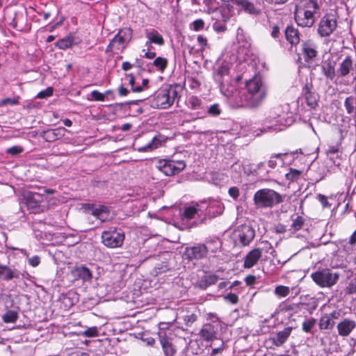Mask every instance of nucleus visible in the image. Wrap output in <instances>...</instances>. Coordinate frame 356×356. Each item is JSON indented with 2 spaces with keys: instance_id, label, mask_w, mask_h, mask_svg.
Returning a JSON list of instances; mask_svg holds the SVG:
<instances>
[{
  "instance_id": "obj_37",
  "label": "nucleus",
  "mask_w": 356,
  "mask_h": 356,
  "mask_svg": "<svg viewBox=\"0 0 356 356\" xmlns=\"http://www.w3.org/2000/svg\"><path fill=\"white\" fill-rule=\"evenodd\" d=\"M18 314L15 311L9 310L6 312L2 316L3 321L6 323H15L17 320Z\"/></svg>"
},
{
  "instance_id": "obj_54",
  "label": "nucleus",
  "mask_w": 356,
  "mask_h": 356,
  "mask_svg": "<svg viewBox=\"0 0 356 356\" xmlns=\"http://www.w3.org/2000/svg\"><path fill=\"white\" fill-rule=\"evenodd\" d=\"M303 224L302 218L300 216H298L295 220H293L291 227L294 230H299Z\"/></svg>"
},
{
  "instance_id": "obj_61",
  "label": "nucleus",
  "mask_w": 356,
  "mask_h": 356,
  "mask_svg": "<svg viewBox=\"0 0 356 356\" xmlns=\"http://www.w3.org/2000/svg\"><path fill=\"white\" fill-rule=\"evenodd\" d=\"M197 40L202 48H204L207 45V39L204 36L198 35Z\"/></svg>"
},
{
  "instance_id": "obj_19",
  "label": "nucleus",
  "mask_w": 356,
  "mask_h": 356,
  "mask_svg": "<svg viewBox=\"0 0 356 356\" xmlns=\"http://www.w3.org/2000/svg\"><path fill=\"white\" fill-rule=\"evenodd\" d=\"M66 131L67 130L64 127L49 129L44 132V138L48 142H53L64 136Z\"/></svg>"
},
{
  "instance_id": "obj_17",
  "label": "nucleus",
  "mask_w": 356,
  "mask_h": 356,
  "mask_svg": "<svg viewBox=\"0 0 356 356\" xmlns=\"http://www.w3.org/2000/svg\"><path fill=\"white\" fill-rule=\"evenodd\" d=\"M261 257V250L255 248L250 251L246 255L243 266L245 268H250L254 266Z\"/></svg>"
},
{
  "instance_id": "obj_30",
  "label": "nucleus",
  "mask_w": 356,
  "mask_h": 356,
  "mask_svg": "<svg viewBox=\"0 0 356 356\" xmlns=\"http://www.w3.org/2000/svg\"><path fill=\"white\" fill-rule=\"evenodd\" d=\"M124 38L118 33L114 38L110 42L107 47V51H113L114 49L120 50L124 48Z\"/></svg>"
},
{
  "instance_id": "obj_23",
  "label": "nucleus",
  "mask_w": 356,
  "mask_h": 356,
  "mask_svg": "<svg viewBox=\"0 0 356 356\" xmlns=\"http://www.w3.org/2000/svg\"><path fill=\"white\" fill-rule=\"evenodd\" d=\"M291 331L292 327H285L283 330L276 333L271 337L273 343L277 346H280L283 344L290 336Z\"/></svg>"
},
{
  "instance_id": "obj_28",
  "label": "nucleus",
  "mask_w": 356,
  "mask_h": 356,
  "mask_svg": "<svg viewBox=\"0 0 356 356\" xmlns=\"http://www.w3.org/2000/svg\"><path fill=\"white\" fill-rule=\"evenodd\" d=\"M285 37L286 40L291 45H296L300 42V38L298 31L293 26H287L285 30Z\"/></svg>"
},
{
  "instance_id": "obj_55",
  "label": "nucleus",
  "mask_w": 356,
  "mask_h": 356,
  "mask_svg": "<svg viewBox=\"0 0 356 356\" xmlns=\"http://www.w3.org/2000/svg\"><path fill=\"white\" fill-rule=\"evenodd\" d=\"M91 97L93 99L96 101H104L105 99V95L103 93H101L100 92L97 90H93L91 92Z\"/></svg>"
},
{
  "instance_id": "obj_24",
  "label": "nucleus",
  "mask_w": 356,
  "mask_h": 356,
  "mask_svg": "<svg viewBox=\"0 0 356 356\" xmlns=\"http://www.w3.org/2000/svg\"><path fill=\"white\" fill-rule=\"evenodd\" d=\"M219 277L212 273H208L202 276L197 282L196 285L202 289H207L208 286L217 282Z\"/></svg>"
},
{
  "instance_id": "obj_11",
  "label": "nucleus",
  "mask_w": 356,
  "mask_h": 356,
  "mask_svg": "<svg viewBox=\"0 0 356 356\" xmlns=\"http://www.w3.org/2000/svg\"><path fill=\"white\" fill-rule=\"evenodd\" d=\"M186 105L189 108L197 111L193 114V120L202 119L206 116V109H204L202 102L199 97L196 96L189 97L186 101Z\"/></svg>"
},
{
  "instance_id": "obj_39",
  "label": "nucleus",
  "mask_w": 356,
  "mask_h": 356,
  "mask_svg": "<svg viewBox=\"0 0 356 356\" xmlns=\"http://www.w3.org/2000/svg\"><path fill=\"white\" fill-rule=\"evenodd\" d=\"M0 275L6 280L13 279L15 275L14 272L6 266L0 265Z\"/></svg>"
},
{
  "instance_id": "obj_21",
  "label": "nucleus",
  "mask_w": 356,
  "mask_h": 356,
  "mask_svg": "<svg viewBox=\"0 0 356 356\" xmlns=\"http://www.w3.org/2000/svg\"><path fill=\"white\" fill-rule=\"evenodd\" d=\"M200 335L205 341H213L216 338V332L215 327L210 324H204L200 331Z\"/></svg>"
},
{
  "instance_id": "obj_36",
  "label": "nucleus",
  "mask_w": 356,
  "mask_h": 356,
  "mask_svg": "<svg viewBox=\"0 0 356 356\" xmlns=\"http://www.w3.org/2000/svg\"><path fill=\"white\" fill-rule=\"evenodd\" d=\"M168 63V62L166 58L159 56L154 60L153 65L159 71L163 72L167 67Z\"/></svg>"
},
{
  "instance_id": "obj_59",
  "label": "nucleus",
  "mask_w": 356,
  "mask_h": 356,
  "mask_svg": "<svg viewBox=\"0 0 356 356\" xmlns=\"http://www.w3.org/2000/svg\"><path fill=\"white\" fill-rule=\"evenodd\" d=\"M193 29L196 31L203 29L204 23L202 19H197L193 22Z\"/></svg>"
},
{
  "instance_id": "obj_4",
  "label": "nucleus",
  "mask_w": 356,
  "mask_h": 356,
  "mask_svg": "<svg viewBox=\"0 0 356 356\" xmlns=\"http://www.w3.org/2000/svg\"><path fill=\"white\" fill-rule=\"evenodd\" d=\"M235 9L237 10H243L252 15H258L260 13L259 9L257 8L252 3L248 0H230L222 6L221 13L224 20H229Z\"/></svg>"
},
{
  "instance_id": "obj_40",
  "label": "nucleus",
  "mask_w": 356,
  "mask_h": 356,
  "mask_svg": "<svg viewBox=\"0 0 356 356\" xmlns=\"http://www.w3.org/2000/svg\"><path fill=\"white\" fill-rule=\"evenodd\" d=\"M290 293V289L288 286L280 285L275 287V293L281 298L287 296Z\"/></svg>"
},
{
  "instance_id": "obj_33",
  "label": "nucleus",
  "mask_w": 356,
  "mask_h": 356,
  "mask_svg": "<svg viewBox=\"0 0 356 356\" xmlns=\"http://www.w3.org/2000/svg\"><path fill=\"white\" fill-rule=\"evenodd\" d=\"M223 209L224 207L222 204L219 202H213L209 207L207 206L206 207V209L208 210L207 213L208 215H211L212 213L213 216L221 214L223 211Z\"/></svg>"
},
{
  "instance_id": "obj_49",
  "label": "nucleus",
  "mask_w": 356,
  "mask_h": 356,
  "mask_svg": "<svg viewBox=\"0 0 356 356\" xmlns=\"http://www.w3.org/2000/svg\"><path fill=\"white\" fill-rule=\"evenodd\" d=\"M24 151V149L21 146H13L6 149V153L11 156H15L21 154Z\"/></svg>"
},
{
  "instance_id": "obj_22",
  "label": "nucleus",
  "mask_w": 356,
  "mask_h": 356,
  "mask_svg": "<svg viewBox=\"0 0 356 356\" xmlns=\"http://www.w3.org/2000/svg\"><path fill=\"white\" fill-rule=\"evenodd\" d=\"M147 41L145 43V46L149 49L150 45L154 43L158 45H163L164 44V40L163 36L159 33L157 31L152 30L148 31L146 33Z\"/></svg>"
},
{
  "instance_id": "obj_1",
  "label": "nucleus",
  "mask_w": 356,
  "mask_h": 356,
  "mask_svg": "<svg viewBox=\"0 0 356 356\" xmlns=\"http://www.w3.org/2000/svg\"><path fill=\"white\" fill-rule=\"evenodd\" d=\"M246 92L242 95V104L248 108L259 106L267 95V90L260 77L255 76L246 81Z\"/></svg>"
},
{
  "instance_id": "obj_5",
  "label": "nucleus",
  "mask_w": 356,
  "mask_h": 356,
  "mask_svg": "<svg viewBox=\"0 0 356 356\" xmlns=\"http://www.w3.org/2000/svg\"><path fill=\"white\" fill-rule=\"evenodd\" d=\"M312 0H300L295 10V19L298 26L310 27L312 26Z\"/></svg>"
},
{
  "instance_id": "obj_20",
  "label": "nucleus",
  "mask_w": 356,
  "mask_h": 356,
  "mask_svg": "<svg viewBox=\"0 0 356 356\" xmlns=\"http://www.w3.org/2000/svg\"><path fill=\"white\" fill-rule=\"evenodd\" d=\"M209 250V248L205 245H198L187 250L189 257L194 259H202L204 257Z\"/></svg>"
},
{
  "instance_id": "obj_15",
  "label": "nucleus",
  "mask_w": 356,
  "mask_h": 356,
  "mask_svg": "<svg viewBox=\"0 0 356 356\" xmlns=\"http://www.w3.org/2000/svg\"><path fill=\"white\" fill-rule=\"evenodd\" d=\"M353 61L350 56H348L345 59L339 64L337 70L338 76L340 77H345L350 73L353 74L354 71Z\"/></svg>"
},
{
  "instance_id": "obj_62",
  "label": "nucleus",
  "mask_w": 356,
  "mask_h": 356,
  "mask_svg": "<svg viewBox=\"0 0 356 356\" xmlns=\"http://www.w3.org/2000/svg\"><path fill=\"white\" fill-rule=\"evenodd\" d=\"M310 113H311L310 111L307 110V111H305V112L302 115L303 120L305 122H308L309 126H311V123L309 122L310 119H311Z\"/></svg>"
},
{
  "instance_id": "obj_7",
  "label": "nucleus",
  "mask_w": 356,
  "mask_h": 356,
  "mask_svg": "<svg viewBox=\"0 0 356 356\" xmlns=\"http://www.w3.org/2000/svg\"><path fill=\"white\" fill-rule=\"evenodd\" d=\"M339 276L333 274L329 269H323L313 273V281L322 287H329L337 282Z\"/></svg>"
},
{
  "instance_id": "obj_38",
  "label": "nucleus",
  "mask_w": 356,
  "mask_h": 356,
  "mask_svg": "<svg viewBox=\"0 0 356 356\" xmlns=\"http://www.w3.org/2000/svg\"><path fill=\"white\" fill-rule=\"evenodd\" d=\"M342 149L341 143L337 142L334 145H330L328 146L327 149L325 151V154L327 156H330L334 154H338L339 151Z\"/></svg>"
},
{
  "instance_id": "obj_34",
  "label": "nucleus",
  "mask_w": 356,
  "mask_h": 356,
  "mask_svg": "<svg viewBox=\"0 0 356 356\" xmlns=\"http://www.w3.org/2000/svg\"><path fill=\"white\" fill-rule=\"evenodd\" d=\"M74 44V38L71 35H69L58 40L56 43V45L60 49H65L72 47Z\"/></svg>"
},
{
  "instance_id": "obj_52",
  "label": "nucleus",
  "mask_w": 356,
  "mask_h": 356,
  "mask_svg": "<svg viewBox=\"0 0 356 356\" xmlns=\"http://www.w3.org/2000/svg\"><path fill=\"white\" fill-rule=\"evenodd\" d=\"M300 175V171L290 169V171L287 172L285 176L288 180L294 181L299 177Z\"/></svg>"
},
{
  "instance_id": "obj_18",
  "label": "nucleus",
  "mask_w": 356,
  "mask_h": 356,
  "mask_svg": "<svg viewBox=\"0 0 356 356\" xmlns=\"http://www.w3.org/2000/svg\"><path fill=\"white\" fill-rule=\"evenodd\" d=\"M159 341L165 356H175L176 349L165 334H159Z\"/></svg>"
},
{
  "instance_id": "obj_51",
  "label": "nucleus",
  "mask_w": 356,
  "mask_h": 356,
  "mask_svg": "<svg viewBox=\"0 0 356 356\" xmlns=\"http://www.w3.org/2000/svg\"><path fill=\"white\" fill-rule=\"evenodd\" d=\"M127 78L129 80V84L131 86V89L134 92H140L143 91V87L141 86L137 87L134 86L135 79L132 74H128Z\"/></svg>"
},
{
  "instance_id": "obj_29",
  "label": "nucleus",
  "mask_w": 356,
  "mask_h": 356,
  "mask_svg": "<svg viewBox=\"0 0 356 356\" xmlns=\"http://www.w3.org/2000/svg\"><path fill=\"white\" fill-rule=\"evenodd\" d=\"M347 114L356 117V95L347 97L344 102Z\"/></svg>"
},
{
  "instance_id": "obj_50",
  "label": "nucleus",
  "mask_w": 356,
  "mask_h": 356,
  "mask_svg": "<svg viewBox=\"0 0 356 356\" xmlns=\"http://www.w3.org/2000/svg\"><path fill=\"white\" fill-rule=\"evenodd\" d=\"M282 155V154H277L274 156H272L268 162V166L271 168H275L277 165V159L280 160V162L282 163V160L281 159Z\"/></svg>"
},
{
  "instance_id": "obj_58",
  "label": "nucleus",
  "mask_w": 356,
  "mask_h": 356,
  "mask_svg": "<svg viewBox=\"0 0 356 356\" xmlns=\"http://www.w3.org/2000/svg\"><path fill=\"white\" fill-rule=\"evenodd\" d=\"M40 262V259L38 256H33L31 258H29V264L33 266L36 267L39 265Z\"/></svg>"
},
{
  "instance_id": "obj_16",
  "label": "nucleus",
  "mask_w": 356,
  "mask_h": 356,
  "mask_svg": "<svg viewBox=\"0 0 356 356\" xmlns=\"http://www.w3.org/2000/svg\"><path fill=\"white\" fill-rule=\"evenodd\" d=\"M222 6L218 8L215 13H213V16L212 17V20L214 21L213 24V29L216 32H224L226 31V23L229 20H224L222 18V13H221Z\"/></svg>"
},
{
  "instance_id": "obj_45",
  "label": "nucleus",
  "mask_w": 356,
  "mask_h": 356,
  "mask_svg": "<svg viewBox=\"0 0 356 356\" xmlns=\"http://www.w3.org/2000/svg\"><path fill=\"white\" fill-rule=\"evenodd\" d=\"M220 112L221 111L218 104L211 105L207 110H206V114L207 113L211 116H218L220 114Z\"/></svg>"
},
{
  "instance_id": "obj_35",
  "label": "nucleus",
  "mask_w": 356,
  "mask_h": 356,
  "mask_svg": "<svg viewBox=\"0 0 356 356\" xmlns=\"http://www.w3.org/2000/svg\"><path fill=\"white\" fill-rule=\"evenodd\" d=\"M334 325V321L329 316H323L319 322V327L321 330L332 329Z\"/></svg>"
},
{
  "instance_id": "obj_9",
  "label": "nucleus",
  "mask_w": 356,
  "mask_h": 356,
  "mask_svg": "<svg viewBox=\"0 0 356 356\" xmlns=\"http://www.w3.org/2000/svg\"><path fill=\"white\" fill-rule=\"evenodd\" d=\"M102 243L110 248L121 247L124 240V234L116 230L104 231L102 234Z\"/></svg>"
},
{
  "instance_id": "obj_47",
  "label": "nucleus",
  "mask_w": 356,
  "mask_h": 356,
  "mask_svg": "<svg viewBox=\"0 0 356 356\" xmlns=\"http://www.w3.org/2000/svg\"><path fill=\"white\" fill-rule=\"evenodd\" d=\"M343 150L341 149L338 154H334L330 156V159L333 162V163L337 166H340L341 164V161L343 159Z\"/></svg>"
},
{
  "instance_id": "obj_10",
  "label": "nucleus",
  "mask_w": 356,
  "mask_h": 356,
  "mask_svg": "<svg viewBox=\"0 0 356 356\" xmlns=\"http://www.w3.org/2000/svg\"><path fill=\"white\" fill-rule=\"evenodd\" d=\"M337 20L332 13H327L321 20L318 32L322 37L330 35L336 29Z\"/></svg>"
},
{
  "instance_id": "obj_56",
  "label": "nucleus",
  "mask_w": 356,
  "mask_h": 356,
  "mask_svg": "<svg viewBox=\"0 0 356 356\" xmlns=\"http://www.w3.org/2000/svg\"><path fill=\"white\" fill-rule=\"evenodd\" d=\"M224 299L232 304H236L238 301V296L234 293L227 294L224 297Z\"/></svg>"
},
{
  "instance_id": "obj_53",
  "label": "nucleus",
  "mask_w": 356,
  "mask_h": 356,
  "mask_svg": "<svg viewBox=\"0 0 356 356\" xmlns=\"http://www.w3.org/2000/svg\"><path fill=\"white\" fill-rule=\"evenodd\" d=\"M312 95L310 92L309 86L307 84L303 89V98L305 99V102L308 105V106H311L310 99Z\"/></svg>"
},
{
  "instance_id": "obj_31",
  "label": "nucleus",
  "mask_w": 356,
  "mask_h": 356,
  "mask_svg": "<svg viewBox=\"0 0 356 356\" xmlns=\"http://www.w3.org/2000/svg\"><path fill=\"white\" fill-rule=\"evenodd\" d=\"M74 276L84 282L90 281L92 279L91 271L85 266L77 267L74 270Z\"/></svg>"
},
{
  "instance_id": "obj_63",
  "label": "nucleus",
  "mask_w": 356,
  "mask_h": 356,
  "mask_svg": "<svg viewBox=\"0 0 356 356\" xmlns=\"http://www.w3.org/2000/svg\"><path fill=\"white\" fill-rule=\"evenodd\" d=\"M280 28L277 26H273L271 31V36L274 38H277L280 35Z\"/></svg>"
},
{
  "instance_id": "obj_12",
  "label": "nucleus",
  "mask_w": 356,
  "mask_h": 356,
  "mask_svg": "<svg viewBox=\"0 0 356 356\" xmlns=\"http://www.w3.org/2000/svg\"><path fill=\"white\" fill-rule=\"evenodd\" d=\"M298 60L300 67L310 68L312 63V42L310 40L302 44V50L298 53Z\"/></svg>"
},
{
  "instance_id": "obj_46",
  "label": "nucleus",
  "mask_w": 356,
  "mask_h": 356,
  "mask_svg": "<svg viewBox=\"0 0 356 356\" xmlns=\"http://www.w3.org/2000/svg\"><path fill=\"white\" fill-rule=\"evenodd\" d=\"M316 198L321 204L323 209L329 208L330 207L331 204L329 203L327 196L319 193L316 195Z\"/></svg>"
},
{
  "instance_id": "obj_14",
  "label": "nucleus",
  "mask_w": 356,
  "mask_h": 356,
  "mask_svg": "<svg viewBox=\"0 0 356 356\" xmlns=\"http://www.w3.org/2000/svg\"><path fill=\"white\" fill-rule=\"evenodd\" d=\"M355 327V321L349 318H344L337 325L338 333L341 337L348 336Z\"/></svg>"
},
{
  "instance_id": "obj_57",
  "label": "nucleus",
  "mask_w": 356,
  "mask_h": 356,
  "mask_svg": "<svg viewBox=\"0 0 356 356\" xmlns=\"http://www.w3.org/2000/svg\"><path fill=\"white\" fill-rule=\"evenodd\" d=\"M228 193L232 197H233L234 200H236L240 194L239 189L236 186L231 187L229 189Z\"/></svg>"
},
{
  "instance_id": "obj_64",
  "label": "nucleus",
  "mask_w": 356,
  "mask_h": 356,
  "mask_svg": "<svg viewBox=\"0 0 356 356\" xmlns=\"http://www.w3.org/2000/svg\"><path fill=\"white\" fill-rule=\"evenodd\" d=\"M348 243L351 245L356 244V229L350 235V236L349 238Z\"/></svg>"
},
{
  "instance_id": "obj_60",
  "label": "nucleus",
  "mask_w": 356,
  "mask_h": 356,
  "mask_svg": "<svg viewBox=\"0 0 356 356\" xmlns=\"http://www.w3.org/2000/svg\"><path fill=\"white\" fill-rule=\"evenodd\" d=\"M302 329L306 332H310L312 330V321L309 320L307 321H305L302 323Z\"/></svg>"
},
{
  "instance_id": "obj_3",
  "label": "nucleus",
  "mask_w": 356,
  "mask_h": 356,
  "mask_svg": "<svg viewBox=\"0 0 356 356\" xmlns=\"http://www.w3.org/2000/svg\"><path fill=\"white\" fill-rule=\"evenodd\" d=\"M177 90L172 87H166L157 90L149 100L151 107L166 109L175 102Z\"/></svg>"
},
{
  "instance_id": "obj_42",
  "label": "nucleus",
  "mask_w": 356,
  "mask_h": 356,
  "mask_svg": "<svg viewBox=\"0 0 356 356\" xmlns=\"http://www.w3.org/2000/svg\"><path fill=\"white\" fill-rule=\"evenodd\" d=\"M81 335L86 337H95L98 336V330L97 327H90L81 332Z\"/></svg>"
},
{
  "instance_id": "obj_6",
  "label": "nucleus",
  "mask_w": 356,
  "mask_h": 356,
  "mask_svg": "<svg viewBox=\"0 0 356 356\" xmlns=\"http://www.w3.org/2000/svg\"><path fill=\"white\" fill-rule=\"evenodd\" d=\"M23 197L28 209L31 213H40L44 211V206L41 203L44 200V195L33 192H25Z\"/></svg>"
},
{
  "instance_id": "obj_41",
  "label": "nucleus",
  "mask_w": 356,
  "mask_h": 356,
  "mask_svg": "<svg viewBox=\"0 0 356 356\" xmlns=\"http://www.w3.org/2000/svg\"><path fill=\"white\" fill-rule=\"evenodd\" d=\"M286 127V124H284L282 123V119H279V120H275V123H273L272 125L270 126H267L266 127V129H265V131H266L268 129V131L270 130H273V131H281L283 129L282 127Z\"/></svg>"
},
{
  "instance_id": "obj_48",
  "label": "nucleus",
  "mask_w": 356,
  "mask_h": 356,
  "mask_svg": "<svg viewBox=\"0 0 356 356\" xmlns=\"http://www.w3.org/2000/svg\"><path fill=\"white\" fill-rule=\"evenodd\" d=\"M54 89L52 87H48L45 90L38 93L36 97L38 99H44L51 97L53 95Z\"/></svg>"
},
{
  "instance_id": "obj_32",
  "label": "nucleus",
  "mask_w": 356,
  "mask_h": 356,
  "mask_svg": "<svg viewBox=\"0 0 356 356\" xmlns=\"http://www.w3.org/2000/svg\"><path fill=\"white\" fill-rule=\"evenodd\" d=\"M200 205L197 204L196 207L190 206L185 208L183 213V216L186 220H191L195 218L196 215H198V213L202 211L200 208Z\"/></svg>"
},
{
  "instance_id": "obj_27",
  "label": "nucleus",
  "mask_w": 356,
  "mask_h": 356,
  "mask_svg": "<svg viewBox=\"0 0 356 356\" xmlns=\"http://www.w3.org/2000/svg\"><path fill=\"white\" fill-rule=\"evenodd\" d=\"M163 141L162 136H154L147 145L138 147V150L140 152L152 151L161 146Z\"/></svg>"
},
{
  "instance_id": "obj_44",
  "label": "nucleus",
  "mask_w": 356,
  "mask_h": 356,
  "mask_svg": "<svg viewBox=\"0 0 356 356\" xmlns=\"http://www.w3.org/2000/svg\"><path fill=\"white\" fill-rule=\"evenodd\" d=\"M216 0H203L206 9L204 11L208 14L215 13L218 8H214L213 3Z\"/></svg>"
},
{
  "instance_id": "obj_25",
  "label": "nucleus",
  "mask_w": 356,
  "mask_h": 356,
  "mask_svg": "<svg viewBox=\"0 0 356 356\" xmlns=\"http://www.w3.org/2000/svg\"><path fill=\"white\" fill-rule=\"evenodd\" d=\"M229 72V68L227 65H221L217 72L216 79L220 84V90L222 92L224 90L225 82L228 81V76Z\"/></svg>"
},
{
  "instance_id": "obj_2",
  "label": "nucleus",
  "mask_w": 356,
  "mask_h": 356,
  "mask_svg": "<svg viewBox=\"0 0 356 356\" xmlns=\"http://www.w3.org/2000/svg\"><path fill=\"white\" fill-rule=\"evenodd\" d=\"M254 204L257 209L272 208L282 202V196L275 191L262 188L257 191L253 197Z\"/></svg>"
},
{
  "instance_id": "obj_13",
  "label": "nucleus",
  "mask_w": 356,
  "mask_h": 356,
  "mask_svg": "<svg viewBox=\"0 0 356 356\" xmlns=\"http://www.w3.org/2000/svg\"><path fill=\"white\" fill-rule=\"evenodd\" d=\"M254 229L250 225H243L237 231V238L243 245H248L254 239Z\"/></svg>"
},
{
  "instance_id": "obj_26",
  "label": "nucleus",
  "mask_w": 356,
  "mask_h": 356,
  "mask_svg": "<svg viewBox=\"0 0 356 356\" xmlns=\"http://www.w3.org/2000/svg\"><path fill=\"white\" fill-rule=\"evenodd\" d=\"M92 215L102 222L108 220L111 218L108 208L104 205H99L92 209Z\"/></svg>"
},
{
  "instance_id": "obj_43",
  "label": "nucleus",
  "mask_w": 356,
  "mask_h": 356,
  "mask_svg": "<svg viewBox=\"0 0 356 356\" xmlns=\"http://www.w3.org/2000/svg\"><path fill=\"white\" fill-rule=\"evenodd\" d=\"M323 71L326 77L331 80H332L336 75L334 67L330 63H328L326 67H323Z\"/></svg>"
},
{
  "instance_id": "obj_8",
  "label": "nucleus",
  "mask_w": 356,
  "mask_h": 356,
  "mask_svg": "<svg viewBox=\"0 0 356 356\" xmlns=\"http://www.w3.org/2000/svg\"><path fill=\"white\" fill-rule=\"evenodd\" d=\"M186 167L183 161L163 160L159 162L158 169L167 176H172L179 174Z\"/></svg>"
}]
</instances>
